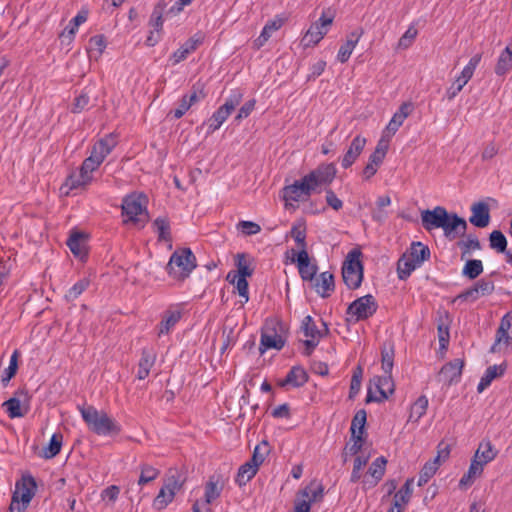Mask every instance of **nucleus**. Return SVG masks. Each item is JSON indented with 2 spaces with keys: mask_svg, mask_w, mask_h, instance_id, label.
Masks as SVG:
<instances>
[{
  "mask_svg": "<svg viewBox=\"0 0 512 512\" xmlns=\"http://www.w3.org/2000/svg\"><path fill=\"white\" fill-rule=\"evenodd\" d=\"M195 267V255L189 248H182L173 252L166 266V270L174 279L183 281Z\"/></svg>",
  "mask_w": 512,
  "mask_h": 512,
  "instance_id": "nucleus-2",
  "label": "nucleus"
},
{
  "mask_svg": "<svg viewBox=\"0 0 512 512\" xmlns=\"http://www.w3.org/2000/svg\"><path fill=\"white\" fill-rule=\"evenodd\" d=\"M147 197L143 194H130L123 199L122 214L132 222H137V216L146 212Z\"/></svg>",
  "mask_w": 512,
  "mask_h": 512,
  "instance_id": "nucleus-12",
  "label": "nucleus"
},
{
  "mask_svg": "<svg viewBox=\"0 0 512 512\" xmlns=\"http://www.w3.org/2000/svg\"><path fill=\"white\" fill-rule=\"evenodd\" d=\"M444 235L453 240L458 236H464L467 230V222L464 218L458 216L456 213H449V217L444 221L441 228Z\"/></svg>",
  "mask_w": 512,
  "mask_h": 512,
  "instance_id": "nucleus-17",
  "label": "nucleus"
},
{
  "mask_svg": "<svg viewBox=\"0 0 512 512\" xmlns=\"http://www.w3.org/2000/svg\"><path fill=\"white\" fill-rule=\"evenodd\" d=\"M174 499V492L167 490L165 486H162L158 495L154 499V506L161 510L164 509Z\"/></svg>",
  "mask_w": 512,
  "mask_h": 512,
  "instance_id": "nucleus-57",
  "label": "nucleus"
},
{
  "mask_svg": "<svg viewBox=\"0 0 512 512\" xmlns=\"http://www.w3.org/2000/svg\"><path fill=\"white\" fill-rule=\"evenodd\" d=\"M296 261L301 279L303 281L313 282L318 272V266L310 263L308 252L299 251Z\"/></svg>",
  "mask_w": 512,
  "mask_h": 512,
  "instance_id": "nucleus-18",
  "label": "nucleus"
},
{
  "mask_svg": "<svg viewBox=\"0 0 512 512\" xmlns=\"http://www.w3.org/2000/svg\"><path fill=\"white\" fill-rule=\"evenodd\" d=\"M159 474H160V472L158 469L154 468L151 465L143 464V465H141V473H140V477L138 480V484L140 486L145 485V484L153 481L154 479H156Z\"/></svg>",
  "mask_w": 512,
  "mask_h": 512,
  "instance_id": "nucleus-56",
  "label": "nucleus"
},
{
  "mask_svg": "<svg viewBox=\"0 0 512 512\" xmlns=\"http://www.w3.org/2000/svg\"><path fill=\"white\" fill-rule=\"evenodd\" d=\"M403 122H404V120L402 118H400V116H397L396 114H394L392 119L386 126V129H385V132L383 135V136H385V139L389 140V138L392 137L397 132V130L403 124Z\"/></svg>",
  "mask_w": 512,
  "mask_h": 512,
  "instance_id": "nucleus-64",
  "label": "nucleus"
},
{
  "mask_svg": "<svg viewBox=\"0 0 512 512\" xmlns=\"http://www.w3.org/2000/svg\"><path fill=\"white\" fill-rule=\"evenodd\" d=\"M311 283L317 294L322 298L329 297L335 289L334 276L328 271L321 273Z\"/></svg>",
  "mask_w": 512,
  "mask_h": 512,
  "instance_id": "nucleus-21",
  "label": "nucleus"
},
{
  "mask_svg": "<svg viewBox=\"0 0 512 512\" xmlns=\"http://www.w3.org/2000/svg\"><path fill=\"white\" fill-rule=\"evenodd\" d=\"M247 255L245 253H238L235 258V266L237 267V276L240 277H251L254 273V268L249 265L246 260Z\"/></svg>",
  "mask_w": 512,
  "mask_h": 512,
  "instance_id": "nucleus-49",
  "label": "nucleus"
},
{
  "mask_svg": "<svg viewBox=\"0 0 512 512\" xmlns=\"http://www.w3.org/2000/svg\"><path fill=\"white\" fill-rule=\"evenodd\" d=\"M387 459L384 456L376 458L368 469V474L374 479L373 485L378 484L385 474Z\"/></svg>",
  "mask_w": 512,
  "mask_h": 512,
  "instance_id": "nucleus-36",
  "label": "nucleus"
},
{
  "mask_svg": "<svg viewBox=\"0 0 512 512\" xmlns=\"http://www.w3.org/2000/svg\"><path fill=\"white\" fill-rule=\"evenodd\" d=\"M512 67V50L506 47L500 54L495 66V73L499 76L505 75Z\"/></svg>",
  "mask_w": 512,
  "mask_h": 512,
  "instance_id": "nucleus-41",
  "label": "nucleus"
},
{
  "mask_svg": "<svg viewBox=\"0 0 512 512\" xmlns=\"http://www.w3.org/2000/svg\"><path fill=\"white\" fill-rule=\"evenodd\" d=\"M62 442L63 435L61 433L53 434L48 446L43 449V457L45 459H51L57 456L60 453Z\"/></svg>",
  "mask_w": 512,
  "mask_h": 512,
  "instance_id": "nucleus-40",
  "label": "nucleus"
},
{
  "mask_svg": "<svg viewBox=\"0 0 512 512\" xmlns=\"http://www.w3.org/2000/svg\"><path fill=\"white\" fill-rule=\"evenodd\" d=\"M406 254L412 259V262L420 266L430 258V249L421 242H413L409 253Z\"/></svg>",
  "mask_w": 512,
  "mask_h": 512,
  "instance_id": "nucleus-29",
  "label": "nucleus"
},
{
  "mask_svg": "<svg viewBox=\"0 0 512 512\" xmlns=\"http://www.w3.org/2000/svg\"><path fill=\"white\" fill-rule=\"evenodd\" d=\"M483 272V263L478 259L467 260L462 275L470 280L476 279Z\"/></svg>",
  "mask_w": 512,
  "mask_h": 512,
  "instance_id": "nucleus-42",
  "label": "nucleus"
},
{
  "mask_svg": "<svg viewBox=\"0 0 512 512\" xmlns=\"http://www.w3.org/2000/svg\"><path fill=\"white\" fill-rule=\"evenodd\" d=\"M206 95L204 83L198 81L193 84L190 93L184 95L183 98L192 106L203 100Z\"/></svg>",
  "mask_w": 512,
  "mask_h": 512,
  "instance_id": "nucleus-46",
  "label": "nucleus"
},
{
  "mask_svg": "<svg viewBox=\"0 0 512 512\" xmlns=\"http://www.w3.org/2000/svg\"><path fill=\"white\" fill-rule=\"evenodd\" d=\"M35 489L36 482L32 476L23 477L21 482L18 481L12 495L10 512H21L26 509L35 494Z\"/></svg>",
  "mask_w": 512,
  "mask_h": 512,
  "instance_id": "nucleus-4",
  "label": "nucleus"
},
{
  "mask_svg": "<svg viewBox=\"0 0 512 512\" xmlns=\"http://www.w3.org/2000/svg\"><path fill=\"white\" fill-rule=\"evenodd\" d=\"M242 99L243 94L239 91H234L226 99L225 103L220 106L209 118L207 133L211 134L219 129L224 121L230 116L232 111H234V109L241 103Z\"/></svg>",
  "mask_w": 512,
  "mask_h": 512,
  "instance_id": "nucleus-6",
  "label": "nucleus"
},
{
  "mask_svg": "<svg viewBox=\"0 0 512 512\" xmlns=\"http://www.w3.org/2000/svg\"><path fill=\"white\" fill-rule=\"evenodd\" d=\"M336 172L337 170L333 163L321 164L304 177L308 181V184L312 186V190L315 191L319 186L329 185L332 183L336 176Z\"/></svg>",
  "mask_w": 512,
  "mask_h": 512,
  "instance_id": "nucleus-10",
  "label": "nucleus"
},
{
  "mask_svg": "<svg viewBox=\"0 0 512 512\" xmlns=\"http://www.w3.org/2000/svg\"><path fill=\"white\" fill-rule=\"evenodd\" d=\"M257 471L258 467L254 463H251V460H249L240 466L237 473L236 482L239 486L245 485L256 475Z\"/></svg>",
  "mask_w": 512,
  "mask_h": 512,
  "instance_id": "nucleus-34",
  "label": "nucleus"
},
{
  "mask_svg": "<svg viewBox=\"0 0 512 512\" xmlns=\"http://www.w3.org/2000/svg\"><path fill=\"white\" fill-rule=\"evenodd\" d=\"M180 318L181 313L179 311L167 312L160 323L159 336L168 334L170 329L180 320Z\"/></svg>",
  "mask_w": 512,
  "mask_h": 512,
  "instance_id": "nucleus-48",
  "label": "nucleus"
},
{
  "mask_svg": "<svg viewBox=\"0 0 512 512\" xmlns=\"http://www.w3.org/2000/svg\"><path fill=\"white\" fill-rule=\"evenodd\" d=\"M106 47L105 38L103 35H95L89 39V53L94 51L97 52V56H100Z\"/></svg>",
  "mask_w": 512,
  "mask_h": 512,
  "instance_id": "nucleus-62",
  "label": "nucleus"
},
{
  "mask_svg": "<svg viewBox=\"0 0 512 512\" xmlns=\"http://www.w3.org/2000/svg\"><path fill=\"white\" fill-rule=\"evenodd\" d=\"M365 145H366V138L361 137V136H356L352 140L348 150L346 151V153L343 156L342 167L345 169L349 168L356 161V159L359 157V155L362 153Z\"/></svg>",
  "mask_w": 512,
  "mask_h": 512,
  "instance_id": "nucleus-23",
  "label": "nucleus"
},
{
  "mask_svg": "<svg viewBox=\"0 0 512 512\" xmlns=\"http://www.w3.org/2000/svg\"><path fill=\"white\" fill-rule=\"evenodd\" d=\"M284 23V20L281 18L270 20L264 26L259 37L254 41V47L259 49L269 40L271 34L277 30H279Z\"/></svg>",
  "mask_w": 512,
  "mask_h": 512,
  "instance_id": "nucleus-28",
  "label": "nucleus"
},
{
  "mask_svg": "<svg viewBox=\"0 0 512 512\" xmlns=\"http://www.w3.org/2000/svg\"><path fill=\"white\" fill-rule=\"evenodd\" d=\"M388 148L389 140L385 139V136H382L378 141L374 152L370 155L368 163L363 169V175L365 179H370L376 174L379 166L382 164L387 154Z\"/></svg>",
  "mask_w": 512,
  "mask_h": 512,
  "instance_id": "nucleus-13",
  "label": "nucleus"
},
{
  "mask_svg": "<svg viewBox=\"0 0 512 512\" xmlns=\"http://www.w3.org/2000/svg\"><path fill=\"white\" fill-rule=\"evenodd\" d=\"M438 458H435L433 461L427 462L420 471L418 485L422 486L426 484L431 477L438 470Z\"/></svg>",
  "mask_w": 512,
  "mask_h": 512,
  "instance_id": "nucleus-52",
  "label": "nucleus"
},
{
  "mask_svg": "<svg viewBox=\"0 0 512 512\" xmlns=\"http://www.w3.org/2000/svg\"><path fill=\"white\" fill-rule=\"evenodd\" d=\"M490 248L496 250L498 253H505L507 248V239L505 235L499 231L494 230L489 236Z\"/></svg>",
  "mask_w": 512,
  "mask_h": 512,
  "instance_id": "nucleus-47",
  "label": "nucleus"
},
{
  "mask_svg": "<svg viewBox=\"0 0 512 512\" xmlns=\"http://www.w3.org/2000/svg\"><path fill=\"white\" fill-rule=\"evenodd\" d=\"M472 216L469 222L476 227L484 228L490 222V210L487 203L480 201L471 206Z\"/></svg>",
  "mask_w": 512,
  "mask_h": 512,
  "instance_id": "nucleus-20",
  "label": "nucleus"
},
{
  "mask_svg": "<svg viewBox=\"0 0 512 512\" xmlns=\"http://www.w3.org/2000/svg\"><path fill=\"white\" fill-rule=\"evenodd\" d=\"M362 252L359 249H352L343 263L342 277L346 286L355 290L361 286L363 280V264L360 261Z\"/></svg>",
  "mask_w": 512,
  "mask_h": 512,
  "instance_id": "nucleus-3",
  "label": "nucleus"
},
{
  "mask_svg": "<svg viewBox=\"0 0 512 512\" xmlns=\"http://www.w3.org/2000/svg\"><path fill=\"white\" fill-rule=\"evenodd\" d=\"M101 163L102 162H100L91 154L88 158H86L83 161L79 170L83 172L84 175L91 176V173L95 171Z\"/></svg>",
  "mask_w": 512,
  "mask_h": 512,
  "instance_id": "nucleus-63",
  "label": "nucleus"
},
{
  "mask_svg": "<svg viewBox=\"0 0 512 512\" xmlns=\"http://www.w3.org/2000/svg\"><path fill=\"white\" fill-rule=\"evenodd\" d=\"M464 361L461 359H454L446 363L438 374V381L446 386L457 383L461 377Z\"/></svg>",
  "mask_w": 512,
  "mask_h": 512,
  "instance_id": "nucleus-16",
  "label": "nucleus"
},
{
  "mask_svg": "<svg viewBox=\"0 0 512 512\" xmlns=\"http://www.w3.org/2000/svg\"><path fill=\"white\" fill-rule=\"evenodd\" d=\"M503 373V370L501 369L498 373V366L493 365L489 366L484 374V376L481 378L477 390L478 392H482L485 390L493 379H495L497 376L501 375Z\"/></svg>",
  "mask_w": 512,
  "mask_h": 512,
  "instance_id": "nucleus-55",
  "label": "nucleus"
},
{
  "mask_svg": "<svg viewBox=\"0 0 512 512\" xmlns=\"http://www.w3.org/2000/svg\"><path fill=\"white\" fill-rule=\"evenodd\" d=\"M417 264L412 262V259L405 253L398 260L397 273L400 280H406L411 273L416 269Z\"/></svg>",
  "mask_w": 512,
  "mask_h": 512,
  "instance_id": "nucleus-37",
  "label": "nucleus"
},
{
  "mask_svg": "<svg viewBox=\"0 0 512 512\" xmlns=\"http://www.w3.org/2000/svg\"><path fill=\"white\" fill-rule=\"evenodd\" d=\"M79 411L88 428L97 435H117L121 428L119 424L104 411L97 410L94 406L79 407Z\"/></svg>",
  "mask_w": 512,
  "mask_h": 512,
  "instance_id": "nucleus-1",
  "label": "nucleus"
},
{
  "mask_svg": "<svg viewBox=\"0 0 512 512\" xmlns=\"http://www.w3.org/2000/svg\"><path fill=\"white\" fill-rule=\"evenodd\" d=\"M368 460H369V456H367V457H363V456H359V455L356 456V458L354 459L353 470H352L351 477H350V481L352 483H356L357 481H359V479L361 477L360 471L362 470V468L364 466H366V464L368 463Z\"/></svg>",
  "mask_w": 512,
  "mask_h": 512,
  "instance_id": "nucleus-60",
  "label": "nucleus"
},
{
  "mask_svg": "<svg viewBox=\"0 0 512 512\" xmlns=\"http://www.w3.org/2000/svg\"><path fill=\"white\" fill-rule=\"evenodd\" d=\"M303 498H308L310 503L320 501L324 495L323 485L315 480L310 482L303 490L299 492Z\"/></svg>",
  "mask_w": 512,
  "mask_h": 512,
  "instance_id": "nucleus-32",
  "label": "nucleus"
},
{
  "mask_svg": "<svg viewBox=\"0 0 512 512\" xmlns=\"http://www.w3.org/2000/svg\"><path fill=\"white\" fill-rule=\"evenodd\" d=\"M381 361L382 369L385 374L392 373L394 364V344L391 341H386L381 347Z\"/></svg>",
  "mask_w": 512,
  "mask_h": 512,
  "instance_id": "nucleus-30",
  "label": "nucleus"
},
{
  "mask_svg": "<svg viewBox=\"0 0 512 512\" xmlns=\"http://www.w3.org/2000/svg\"><path fill=\"white\" fill-rule=\"evenodd\" d=\"M290 236L295 240L300 251H307L306 226L303 222L295 223L292 226Z\"/></svg>",
  "mask_w": 512,
  "mask_h": 512,
  "instance_id": "nucleus-38",
  "label": "nucleus"
},
{
  "mask_svg": "<svg viewBox=\"0 0 512 512\" xmlns=\"http://www.w3.org/2000/svg\"><path fill=\"white\" fill-rule=\"evenodd\" d=\"M483 467V463L479 462V460L473 459L468 471L460 479L459 486L467 487L472 485L475 478L480 476L483 472Z\"/></svg>",
  "mask_w": 512,
  "mask_h": 512,
  "instance_id": "nucleus-31",
  "label": "nucleus"
},
{
  "mask_svg": "<svg viewBox=\"0 0 512 512\" xmlns=\"http://www.w3.org/2000/svg\"><path fill=\"white\" fill-rule=\"evenodd\" d=\"M334 20V13L323 11L318 21L311 24L301 42L303 46L310 47L317 45L328 33L329 27Z\"/></svg>",
  "mask_w": 512,
  "mask_h": 512,
  "instance_id": "nucleus-5",
  "label": "nucleus"
},
{
  "mask_svg": "<svg viewBox=\"0 0 512 512\" xmlns=\"http://www.w3.org/2000/svg\"><path fill=\"white\" fill-rule=\"evenodd\" d=\"M165 7H166V3L164 1H160L155 5L153 12L151 14L150 21H149L150 26L153 27L152 31H156L157 33H159L162 30V27H163L162 16H163Z\"/></svg>",
  "mask_w": 512,
  "mask_h": 512,
  "instance_id": "nucleus-44",
  "label": "nucleus"
},
{
  "mask_svg": "<svg viewBox=\"0 0 512 512\" xmlns=\"http://www.w3.org/2000/svg\"><path fill=\"white\" fill-rule=\"evenodd\" d=\"M428 408V399L426 396H420L411 406L409 421L418 422L426 413Z\"/></svg>",
  "mask_w": 512,
  "mask_h": 512,
  "instance_id": "nucleus-39",
  "label": "nucleus"
},
{
  "mask_svg": "<svg viewBox=\"0 0 512 512\" xmlns=\"http://www.w3.org/2000/svg\"><path fill=\"white\" fill-rule=\"evenodd\" d=\"M308 381L307 372L300 366H294L286 375L285 379L279 383L280 386L292 385L301 387Z\"/></svg>",
  "mask_w": 512,
  "mask_h": 512,
  "instance_id": "nucleus-26",
  "label": "nucleus"
},
{
  "mask_svg": "<svg viewBox=\"0 0 512 512\" xmlns=\"http://www.w3.org/2000/svg\"><path fill=\"white\" fill-rule=\"evenodd\" d=\"M184 482L185 479L177 470H170L169 476L165 480L163 486H165L167 490L174 492L175 495L176 491H179L182 488Z\"/></svg>",
  "mask_w": 512,
  "mask_h": 512,
  "instance_id": "nucleus-51",
  "label": "nucleus"
},
{
  "mask_svg": "<svg viewBox=\"0 0 512 512\" xmlns=\"http://www.w3.org/2000/svg\"><path fill=\"white\" fill-rule=\"evenodd\" d=\"M278 325L279 323L276 321H267L263 327L259 347L261 354H263L267 349L273 348L281 350L284 347L285 339L276 330V326Z\"/></svg>",
  "mask_w": 512,
  "mask_h": 512,
  "instance_id": "nucleus-8",
  "label": "nucleus"
},
{
  "mask_svg": "<svg viewBox=\"0 0 512 512\" xmlns=\"http://www.w3.org/2000/svg\"><path fill=\"white\" fill-rule=\"evenodd\" d=\"M27 395H28V393L25 389H19L18 391H16L15 397L8 399L7 401H5L2 404V407L5 408L8 416L11 419L23 417L25 415V413L27 412V409H25V410L22 409L21 397H23L24 400H26Z\"/></svg>",
  "mask_w": 512,
  "mask_h": 512,
  "instance_id": "nucleus-19",
  "label": "nucleus"
},
{
  "mask_svg": "<svg viewBox=\"0 0 512 512\" xmlns=\"http://www.w3.org/2000/svg\"><path fill=\"white\" fill-rule=\"evenodd\" d=\"M301 329L303 330L304 335L306 337L316 338V337L323 336V333L317 329V327L313 321V318L310 315L306 316L303 319Z\"/></svg>",
  "mask_w": 512,
  "mask_h": 512,
  "instance_id": "nucleus-59",
  "label": "nucleus"
},
{
  "mask_svg": "<svg viewBox=\"0 0 512 512\" xmlns=\"http://www.w3.org/2000/svg\"><path fill=\"white\" fill-rule=\"evenodd\" d=\"M156 360V354L152 349L144 348L141 353V358L138 363V374L139 380H144L150 373V369L153 367Z\"/></svg>",
  "mask_w": 512,
  "mask_h": 512,
  "instance_id": "nucleus-25",
  "label": "nucleus"
},
{
  "mask_svg": "<svg viewBox=\"0 0 512 512\" xmlns=\"http://www.w3.org/2000/svg\"><path fill=\"white\" fill-rule=\"evenodd\" d=\"M449 325H450V318L449 313L444 312L442 314H439L438 320H437V331H438V338H439V344L441 349H446L449 344Z\"/></svg>",
  "mask_w": 512,
  "mask_h": 512,
  "instance_id": "nucleus-27",
  "label": "nucleus"
},
{
  "mask_svg": "<svg viewBox=\"0 0 512 512\" xmlns=\"http://www.w3.org/2000/svg\"><path fill=\"white\" fill-rule=\"evenodd\" d=\"M375 388L379 392V396H375L372 389H368L366 396V403L377 402L381 403L388 399L389 395L394 393L395 385L391 373L384 376H376L373 379Z\"/></svg>",
  "mask_w": 512,
  "mask_h": 512,
  "instance_id": "nucleus-11",
  "label": "nucleus"
},
{
  "mask_svg": "<svg viewBox=\"0 0 512 512\" xmlns=\"http://www.w3.org/2000/svg\"><path fill=\"white\" fill-rule=\"evenodd\" d=\"M270 448L267 441H262L258 444L254 451L251 460V463H254L258 468L264 462L266 456L269 454Z\"/></svg>",
  "mask_w": 512,
  "mask_h": 512,
  "instance_id": "nucleus-54",
  "label": "nucleus"
},
{
  "mask_svg": "<svg viewBox=\"0 0 512 512\" xmlns=\"http://www.w3.org/2000/svg\"><path fill=\"white\" fill-rule=\"evenodd\" d=\"M159 241H171L170 224L167 218L158 217L153 223Z\"/></svg>",
  "mask_w": 512,
  "mask_h": 512,
  "instance_id": "nucleus-50",
  "label": "nucleus"
},
{
  "mask_svg": "<svg viewBox=\"0 0 512 512\" xmlns=\"http://www.w3.org/2000/svg\"><path fill=\"white\" fill-rule=\"evenodd\" d=\"M418 30L414 26H410L407 31L401 36L398 42V48L407 49L410 47L417 37Z\"/></svg>",
  "mask_w": 512,
  "mask_h": 512,
  "instance_id": "nucleus-61",
  "label": "nucleus"
},
{
  "mask_svg": "<svg viewBox=\"0 0 512 512\" xmlns=\"http://www.w3.org/2000/svg\"><path fill=\"white\" fill-rule=\"evenodd\" d=\"M449 217V212L442 206H436L434 209H426L421 212L422 227L430 232L434 229L442 228L444 221Z\"/></svg>",
  "mask_w": 512,
  "mask_h": 512,
  "instance_id": "nucleus-14",
  "label": "nucleus"
},
{
  "mask_svg": "<svg viewBox=\"0 0 512 512\" xmlns=\"http://www.w3.org/2000/svg\"><path fill=\"white\" fill-rule=\"evenodd\" d=\"M312 186L308 184V181L303 177L299 181H295L293 184L284 187L283 199L288 201H300L308 198L312 194Z\"/></svg>",
  "mask_w": 512,
  "mask_h": 512,
  "instance_id": "nucleus-15",
  "label": "nucleus"
},
{
  "mask_svg": "<svg viewBox=\"0 0 512 512\" xmlns=\"http://www.w3.org/2000/svg\"><path fill=\"white\" fill-rule=\"evenodd\" d=\"M378 304L375 298L368 294L354 300L347 308V315L354 318L355 322L366 320L376 313Z\"/></svg>",
  "mask_w": 512,
  "mask_h": 512,
  "instance_id": "nucleus-7",
  "label": "nucleus"
},
{
  "mask_svg": "<svg viewBox=\"0 0 512 512\" xmlns=\"http://www.w3.org/2000/svg\"><path fill=\"white\" fill-rule=\"evenodd\" d=\"M367 420V413L364 409H360L356 412L352 419L350 432L351 438H355V435L360 434L362 436L364 432V427Z\"/></svg>",
  "mask_w": 512,
  "mask_h": 512,
  "instance_id": "nucleus-43",
  "label": "nucleus"
},
{
  "mask_svg": "<svg viewBox=\"0 0 512 512\" xmlns=\"http://www.w3.org/2000/svg\"><path fill=\"white\" fill-rule=\"evenodd\" d=\"M414 479L409 478L405 481L404 485L401 487V489L395 493L394 495V503L396 507H401L403 505H406L409 503L410 498L412 496V485H413Z\"/></svg>",
  "mask_w": 512,
  "mask_h": 512,
  "instance_id": "nucleus-33",
  "label": "nucleus"
},
{
  "mask_svg": "<svg viewBox=\"0 0 512 512\" xmlns=\"http://www.w3.org/2000/svg\"><path fill=\"white\" fill-rule=\"evenodd\" d=\"M497 455V452L493 449L492 444L487 442H481L473 459L479 460L483 463V466L488 462L492 461Z\"/></svg>",
  "mask_w": 512,
  "mask_h": 512,
  "instance_id": "nucleus-35",
  "label": "nucleus"
},
{
  "mask_svg": "<svg viewBox=\"0 0 512 512\" xmlns=\"http://www.w3.org/2000/svg\"><path fill=\"white\" fill-rule=\"evenodd\" d=\"M20 357V352L15 350L10 358L9 366L4 370L1 382L3 386H7L10 380L16 375L18 370V359Z\"/></svg>",
  "mask_w": 512,
  "mask_h": 512,
  "instance_id": "nucleus-45",
  "label": "nucleus"
},
{
  "mask_svg": "<svg viewBox=\"0 0 512 512\" xmlns=\"http://www.w3.org/2000/svg\"><path fill=\"white\" fill-rule=\"evenodd\" d=\"M457 245L462 250L461 258L464 259L469 253L470 250H479L481 249V244L478 238L475 235H468L466 241H459Z\"/></svg>",
  "mask_w": 512,
  "mask_h": 512,
  "instance_id": "nucleus-53",
  "label": "nucleus"
},
{
  "mask_svg": "<svg viewBox=\"0 0 512 512\" xmlns=\"http://www.w3.org/2000/svg\"><path fill=\"white\" fill-rule=\"evenodd\" d=\"M90 181L91 176L84 175L83 172L79 170V173H73L67 178L65 185L70 189H76L88 184Z\"/></svg>",
  "mask_w": 512,
  "mask_h": 512,
  "instance_id": "nucleus-58",
  "label": "nucleus"
},
{
  "mask_svg": "<svg viewBox=\"0 0 512 512\" xmlns=\"http://www.w3.org/2000/svg\"><path fill=\"white\" fill-rule=\"evenodd\" d=\"M503 346L512 349V312L507 313L500 322L497 329L495 342L490 348L491 353L502 351Z\"/></svg>",
  "mask_w": 512,
  "mask_h": 512,
  "instance_id": "nucleus-9",
  "label": "nucleus"
},
{
  "mask_svg": "<svg viewBox=\"0 0 512 512\" xmlns=\"http://www.w3.org/2000/svg\"><path fill=\"white\" fill-rule=\"evenodd\" d=\"M66 244L74 256L81 260L87 257L88 253L85 246V235L83 233L77 231L72 232Z\"/></svg>",
  "mask_w": 512,
  "mask_h": 512,
  "instance_id": "nucleus-24",
  "label": "nucleus"
},
{
  "mask_svg": "<svg viewBox=\"0 0 512 512\" xmlns=\"http://www.w3.org/2000/svg\"><path fill=\"white\" fill-rule=\"evenodd\" d=\"M224 487V480L221 475L214 474L210 476L205 485V506H209L214 500L220 497Z\"/></svg>",
  "mask_w": 512,
  "mask_h": 512,
  "instance_id": "nucleus-22",
  "label": "nucleus"
}]
</instances>
